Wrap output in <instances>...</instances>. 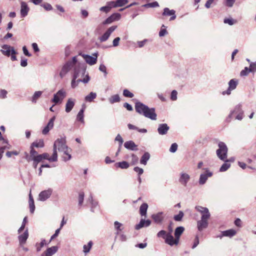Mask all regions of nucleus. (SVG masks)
Instances as JSON below:
<instances>
[{
  "label": "nucleus",
  "instance_id": "1",
  "mask_svg": "<svg viewBox=\"0 0 256 256\" xmlns=\"http://www.w3.org/2000/svg\"><path fill=\"white\" fill-rule=\"evenodd\" d=\"M136 111L139 114L144 116L152 120H156L157 114L154 108H150L140 102H136L135 104Z\"/></svg>",
  "mask_w": 256,
  "mask_h": 256
},
{
  "label": "nucleus",
  "instance_id": "2",
  "mask_svg": "<svg viewBox=\"0 0 256 256\" xmlns=\"http://www.w3.org/2000/svg\"><path fill=\"white\" fill-rule=\"evenodd\" d=\"M67 147L68 146L66 145V140L65 138L57 139L54 144L52 158L51 160H58L57 149L59 152H61L62 150H66V148H67Z\"/></svg>",
  "mask_w": 256,
  "mask_h": 256
},
{
  "label": "nucleus",
  "instance_id": "3",
  "mask_svg": "<svg viewBox=\"0 0 256 256\" xmlns=\"http://www.w3.org/2000/svg\"><path fill=\"white\" fill-rule=\"evenodd\" d=\"M218 148L216 150V154L220 160L227 162L230 161H234V159L232 158L230 159V160H226L228 148L224 142H219L218 144Z\"/></svg>",
  "mask_w": 256,
  "mask_h": 256
},
{
  "label": "nucleus",
  "instance_id": "4",
  "mask_svg": "<svg viewBox=\"0 0 256 256\" xmlns=\"http://www.w3.org/2000/svg\"><path fill=\"white\" fill-rule=\"evenodd\" d=\"M86 72V68L83 65L79 64L78 68H74L72 80L71 82V86L72 88H76L78 84H77L76 79L80 76H84Z\"/></svg>",
  "mask_w": 256,
  "mask_h": 256
},
{
  "label": "nucleus",
  "instance_id": "5",
  "mask_svg": "<svg viewBox=\"0 0 256 256\" xmlns=\"http://www.w3.org/2000/svg\"><path fill=\"white\" fill-rule=\"evenodd\" d=\"M202 170H204V172L202 173L200 176L198 180V184L200 185H204L205 184L208 179L213 175V172L208 168H203Z\"/></svg>",
  "mask_w": 256,
  "mask_h": 256
},
{
  "label": "nucleus",
  "instance_id": "6",
  "mask_svg": "<svg viewBox=\"0 0 256 256\" xmlns=\"http://www.w3.org/2000/svg\"><path fill=\"white\" fill-rule=\"evenodd\" d=\"M80 55L82 56L86 62L90 66L96 64L97 62L98 56V52L92 54V56L82 54H80Z\"/></svg>",
  "mask_w": 256,
  "mask_h": 256
},
{
  "label": "nucleus",
  "instance_id": "7",
  "mask_svg": "<svg viewBox=\"0 0 256 256\" xmlns=\"http://www.w3.org/2000/svg\"><path fill=\"white\" fill-rule=\"evenodd\" d=\"M66 91L63 89H61L54 95V98L52 100V102L56 104H58L60 100H62L66 97Z\"/></svg>",
  "mask_w": 256,
  "mask_h": 256
},
{
  "label": "nucleus",
  "instance_id": "8",
  "mask_svg": "<svg viewBox=\"0 0 256 256\" xmlns=\"http://www.w3.org/2000/svg\"><path fill=\"white\" fill-rule=\"evenodd\" d=\"M117 28L116 26H112L110 27L99 38V40L100 42H104L107 40L110 34L114 32Z\"/></svg>",
  "mask_w": 256,
  "mask_h": 256
},
{
  "label": "nucleus",
  "instance_id": "9",
  "mask_svg": "<svg viewBox=\"0 0 256 256\" xmlns=\"http://www.w3.org/2000/svg\"><path fill=\"white\" fill-rule=\"evenodd\" d=\"M2 47L1 52L4 55L7 56H10L11 54H16L17 53L14 48L9 45L4 44Z\"/></svg>",
  "mask_w": 256,
  "mask_h": 256
},
{
  "label": "nucleus",
  "instance_id": "10",
  "mask_svg": "<svg viewBox=\"0 0 256 256\" xmlns=\"http://www.w3.org/2000/svg\"><path fill=\"white\" fill-rule=\"evenodd\" d=\"M121 14L120 13H114L109 17H108L105 20L102 22L104 25L109 24L115 21H118L120 20Z\"/></svg>",
  "mask_w": 256,
  "mask_h": 256
},
{
  "label": "nucleus",
  "instance_id": "11",
  "mask_svg": "<svg viewBox=\"0 0 256 256\" xmlns=\"http://www.w3.org/2000/svg\"><path fill=\"white\" fill-rule=\"evenodd\" d=\"M196 210L200 212L202 215L201 218H203V216L204 218H210V214L209 212L208 209L207 208L202 207V206H196L195 207Z\"/></svg>",
  "mask_w": 256,
  "mask_h": 256
},
{
  "label": "nucleus",
  "instance_id": "12",
  "mask_svg": "<svg viewBox=\"0 0 256 256\" xmlns=\"http://www.w3.org/2000/svg\"><path fill=\"white\" fill-rule=\"evenodd\" d=\"M244 111L242 110V105L241 104H238L234 107V110H231L229 115L226 118L227 122H230L231 118L232 117L233 114H238L242 112H243Z\"/></svg>",
  "mask_w": 256,
  "mask_h": 256
},
{
  "label": "nucleus",
  "instance_id": "13",
  "mask_svg": "<svg viewBox=\"0 0 256 256\" xmlns=\"http://www.w3.org/2000/svg\"><path fill=\"white\" fill-rule=\"evenodd\" d=\"M190 180V176L188 174L184 172L180 174L178 181L182 186H186Z\"/></svg>",
  "mask_w": 256,
  "mask_h": 256
},
{
  "label": "nucleus",
  "instance_id": "14",
  "mask_svg": "<svg viewBox=\"0 0 256 256\" xmlns=\"http://www.w3.org/2000/svg\"><path fill=\"white\" fill-rule=\"evenodd\" d=\"M208 218H204L203 216V218H201L197 222V226L199 231H202L208 226Z\"/></svg>",
  "mask_w": 256,
  "mask_h": 256
},
{
  "label": "nucleus",
  "instance_id": "15",
  "mask_svg": "<svg viewBox=\"0 0 256 256\" xmlns=\"http://www.w3.org/2000/svg\"><path fill=\"white\" fill-rule=\"evenodd\" d=\"M52 190L50 188L40 192L38 196V200L40 201H45L52 194Z\"/></svg>",
  "mask_w": 256,
  "mask_h": 256
},
{
  "label": "nucleus",
  "instance_id": "16",
  "mask_svg": "<svg viewBox=\"0 0 256 256\" xmlns=\"http://www.w3.org/2000/svg\"><path fill=\"white\" fill-rule=\"evenodd\" d=\"M165 242L170 246H172L174 245H177L178 243V240L175 238H174V236L170 234H167L165 238Z\"/></svg>",
  "mask_w": 256,
  "mask_h": 256
},
{
  "label": "nucleus",
  "instance_id": "17",
  "mask_svg": "<svg viewBox=\"0 0 256 256\" xmlns=\"http://www.w3.org/2000/svg\"><path fill=\"white\" fill-rule=\"evenodd\" d=\"M55 120V116H54L50 119L47 125L42 130V133L43 134H46L49 131L53 128Z\"/></svg>",
  "mask_w": 256,
  "mask_h": 256
},
{
  "label": "nucleus",
  "instance_id": "18",
  "mask_svg": "<svg viewBox=\"0 0 256 256\" xmlns=\"http://www.w3.org/2000/svg\"><path fill=\"white\" fill-rule=\"evenodd\" d=\"M169 130L170 126L166 124H160L158 126V132L160 135H165Z\"/></svg>",
  "mask_w": 256,
  "mask_h": 256
},
{
  "label": "nucleus",
  "instance_id": "19",
  "mask_svg": "<svg viewBox=\"0 0 256 256\" xmlns=\"http://www.w3.org/2000/svg\"><path fill=\"white\" fill-rule=\"evenodd\" d=\"M162 15L163 16H171L170 20H173L176 18V11L174 10H170L168 8L164 9Z\"/></svg>",
  "mask_w": 256,
  "mask_h": 256
},
{
  "label": "nucleus",
  "instance_id": "20",
  "mask_svg": "<svg viewBox=\"0 0 256 256\" xmlns=\"http://www.w3.org/2000/svg\"><path fill=\"white\" fill-rule=\"evenodd\" d=\"M30 10L27 4L24 2H20V16L22 18L26 17Z\"/></svg>",
  "mask_w": 256,
  "mask_h": 256
},
{
  "label": "nucleus",
  "instance_id": "21",
  "mask_svg": "<svg viewBox=\"0 0 256 256\" xmlns=\"http://www.w3.org/2000/svg\"><path fill=\"white\" fill-rule=\"evenodd\" d=\"M151 221L149 220H145L144 219L142 218L140 220V222L136 224L135 226V229L138 230L144 227H148L150 226Z\"/></svg>",
  "mask_w": 256,
  "mask_h": 256
},
{
  "label": "nucleus",
  "instance_id": "22",
  "mask_svg": "<svg viewBox=\"0 0 256 256\" xmlns=\"http://www.w3.org/2000/svg\"><path fill=\"white\" fill-rule=\"evenodd\" d=\"M76 100L72 98H70L68 100L66 104L65 110L66 112H70L73 108L75 104Z\"/></svg>",
  "mask_w": 256,
  "mask_h": 256
},
{
  "label": "nucleus",
  "instance_id": "23",
  "mask_svg": "<svg viewBox=\"0 0 256 256\" xmlns=\"http://www.w3.org/2000/svg\"><path fill=\"white\" fill-rule=\"evenodd\" d=\"M74 66L71 65L70 62H67L62 67L60 75L61 78H63L66 74Z\"/></svg>",
  "mask_w": 256,
  "mask_h": 256
},
{
  "label": "nucleus",
  "instance_id": "24",
  "mask_svg": "<svg viewBox=\"0 0 256 256\" xmlns=\"http://www.w3.org/2000/svg\"><path fill=\"white\" fill-rule=\"evenodd\" d=\"M152 218L156 224H161L164 220V216L162 212H159L152 216Z\"/></svg>",
  "mask_w": 256,
  "mask_h": 256
},
{
  "label": "nucleus",
  "instance_id": "25",
  "mask_svg": "<svg viewBox=\"0 0 256 256\" xmlns=\"http://www.w3.org/2000/svg\"><path fill=\"white\" fill-rule=\"evenodd\" d=\"M124 146L128 150L136 151L138 149V146L132 140L127 141L124 142Z\"/></svg>",
  "mask_w": 256,
  "mask_h": 256
},
{
  "label": "nucleus",
  "instance_id": "26",
  "mask_svg": "<svg viewBox=\"0 0 256 256\" xmlns=\"http://www.w3.org/2000/svg\"><path fill=\"white\" fill-rule=\"evenodd\" d=\"M28 237V230H26L24 233L18 236V240L20 246H22V245L24 244Z\"/></svg>",
  "mask_w": 256,
  "mask_h": 256
},
{
  "label": "nucleus",
  "instance_id": "27",
  "mask_svg": "<svg viewBox=\"0 0 256 256\" xmlns=\"http://www.w3.org/2000/svg\"><path fill=\"white\" fill-rule=\"evenodd\" d=\"M236 234V232L234 229H230L226 230L222 232V236H218L219 238H222L223 236H226L232 238L235 236Z\"/></svg>",
  "mask_w": 256,
  "mask_h": 256
},
{
  "label": "nucleus",
  "instance_id": "28",
  "mask_svg": "<svg viewBox=\"0 0 256 256\" xmlns=\"http://www.w3.org/2000/svg\"><path fill=\"white\" fill-rule=\"evenodd\" d=\"M72 151V149L69 148L68 146L67 147V148H66V150L61 151L64 152L62 158L64 161L66 162L71 159L72 156L70 152Z\"/></svg>",
  "mask_w": 256,
  "mask_h": 256
},
{
  "label": "nucleus",
  "instance_id": "29",
  "mask_svg": "<svg viewBox=\"0 0 256 256\" xmlns=\"http://www.w3.org/2000/svg\"><path fill=\"white\" fill-rule=\"evenodd\" d=\"M184 230V227L182 226L176 228L174 231V236L177 240H179L180 236Z\"/></svg>",
  "mask_w": 256,
  "mask_h": 256
},
{
  "label": "nucleus",
  "instance_id": "30",
  "mask_svg": "<svg viewBox=\"0 0 256 256\" xmlns=\"http://www.w3.org/2000/svg\"><path fill=\"white\" fill-rule=\"evenodd\" d=\"M150 158V154L148 152H145L141 157L140 162L141 164L146 165L147 162Z\"/></svg>",
  "mask_w": 256,
  "mask_h": 256
},
{
  "label": "nucleus",
  "instance_id": "31",
  "mask_svg": "<svg viewBox=\"0 0 256 256\" xmlns=\"http://www.w3.org/2000/svg\"><path fill=\"white\" fill-rule=\"evenodd\" d=\"M148 204L146 203H143L140 208V214L141 216H146Z\"/></svg>",
  "mask_w": 256,
  "mask_h": 256
},
{
  "label": "nucleus",
  "instance_id": "32",
  "mask_svg": "<svg viewBox=\"0 0 256 256\" xmlns=\"http://www.w3.org/2000/svg\"><path fill=\"white\" fill-rule=\"evenodd\" d=\"M114 166L122 169H126L129 168L130 164L126 161H122L116 163Z\"/></svg>",
  "mask_w": 256,
  "mask_h": 256
},
{
  "label": "nucleus",
  "instance_id": "33",
  "mask_svg": "<svg viewBox=\"0 0 256 256\" xmlns=\"http://www.w3.org/2000/svg\"><path fill=\"white\" fill-rule=\"evenodd\" d=\"M58 250V247L57 246H52L50 248H48L44 252L46 255L52 256L56 254Z\"/></svg>",
  "mask_w": 256,
  "mask_h": 256
},
{
  "label": "nucleus",
  "instance_id": "34",
  "mask_svg": "<svg viewBox=\"0 0 256 256\" xmlns=\"http://www.w3.org/2000/svg\"><path fill=\"white\" fill-rule=\"evenodd\" d=\"M96 97V94L94 92H90L88 95L85 96L84 100L86 102H92Z\"/></svg>",
  "mask_w": 256,
  "mask_h": 256
},
{
  "label": "nucleus",
  "instance_id": "35",
  "mask_svg": "<svg viewBox=\"0 0 256 256\" xmlns=\"http://www.w3.org/2000/svg\"><path fill=\"white\" fill-rule=\"evenodd\" d=\"M92 241H90L87 244H84L83 246V252L85 256H86L90 250L92 246Z\"/></svg>",
  "mask_w": 256,
  "mask_h": 256
},
{
  "label": "nucleus",
  "instance_id": "36",
  "mask_svg": "<svg viewBox=\"0 0 256 256\" xmlns=\"http://www.w3.org/2000/svg\"><path fill=\"white\" fill-rule=\"evenodd\" d=\"M109 102L110 104H113L115 102H120V98L118 94H114L109 98Z\"/></svg>",
  "mask_w": 256,
  "mask_h": 256
},
{
  "label": "nucleus",
  "instance_id": "37",
  "mask_svg": "<svg viewBox=\"0 0 256 256\" xmlns=\"http://www.w3.org/2000/svg\"><path fill=\"white\" fill-rule=\"evenodd\" d=\"M238 84V80L234 79H232L228 82V88H230V89L234 90L236 88Z\"/></svg>",
  "mask_w": 256,
  "mask_h": 256
},
{
  "label": "nucleus",
  "instance_id": "38",
  "mask_svg": "<svg viewBox=\"0 0 256 256\" xmlns=\"http://www.w3.org/2000/svg\"><path fill=\"white\" fill-rule=\"evenodd\" d=\"M84 108H82L79 111L76 116V120L78 121L81 122L82 123H84Z\"/></svg>",
  "mask_w": 256,
  "mask_h": 256
},
{
  "label": "nucleus",
  "instance_id": "39",
  "mask_svg": "<svg viewBox=\"0 0 256 256\" xmlns=\"http://www.w3.org/2000/svg\"><path fill=\"white\" fill-rule=\"evenodd\" d=\"M42 92L36 91V92L32 96V102L36 103L37 100L41 96Z\"/></svg>",
  "mask_w": 256,
  "mask_h": 256
},
{
  "label": "nucleus",
  "instance_id": "40",
  "mask_svg": "<svg viewBox=\"0 0 256 256\" xmlns=\"http://www.w3.org/2000/svg\"><path fill=\"white\" fill-rule=\"evenodd\" d=\"M88 200L92 204L91 210L92 212H94V208L98 206V202L94 201L93 200V198L92 194H90Z\"/></svg>",
  "mask_w": 256,
  "mask_h": 256
},
{
  "label": "nucleus",
  "instance_id": "41",
  "mask_svg": "<svg viewBox=\"0 0 256 256\" xmlns=\"http://www.w3.org/2000/svg\"><path fill=\"white\" fill-rule=\"evenodd\" d=\"M68 62H70L71 63V65L74 67V69L76 68H78V65L79 64H81V65H83L84 66H85L84 64H77L76 62H77V60H76V56H74L72 58V60H70V61H68Z\"/></svg>",
  "mask_w": 256,
  "mask_h": 256
},
{
  "label": "nucleus",
  "instance_id": "42",
  "mask_svg": "<svg viewBox=\"0 0 256 256\" xmlns=\"http://www.w3.org/2000/svg\"><path fill=\"white\" fill-rule=\"evenodd\" d=\"M46 244V242L45 240H42L40 243H36V247L37 252L41 250L42 248Z\"/></svg>",
  "mask_w": 256,
  "mask_h": 256
},
{
  "label": "nucleus",
  "instance_id": "43",
  "mask_svg": "<svg viewBox=\"0 0 256 256\" xmlns=\"http://www.w3.org/2000/svg\"><path fill=\"white\" fill-rule=\"evenodd\" d=\"M44 146V141L42 140H40L38 142H34L32 144L31 147L42 148Z\"/></svg>",
  "mask_w": 256,
  "mask_h": 256
},
{
  "label": "nucleus",
  "instance_id": "44",
  "mask_svg": "<svg viewBox=\"0 0 256 256\" xmlns=\"http://www.w3.org/2000/svg\"><path fill=\"white\" fill-rule=\"evenodd\" d=\"M230 166V164L229 163H228L227 162H226L223 164L221 166V167L220 168V172H224L228 170Z\"/></svg>",
  "mask_w": 256,
  "mask_h": 256
},
{
  "label": "nucleus",
  "instance_id": "45",
  "mask_svg": "<svg viewBox=\"0 0 256 256\" xmlns=\"http://www.w3.org/2000/svg\"><path fill=\"white\" fill-rule=\"evenodd\" d=\"M250 72H252L250 68L245 67L240 72V75L241 76H246Z\"/></svg>",
  "mask_w": 256,
  "mask_h": 256
},
{
  "label": "nucleus",
  "instance_id": "46",
  "mask_svg": "<svg viewBox=\"0 0 256 256\" xmlns=\"http://www.w3.org/2000/svg\"><path fill=\"white\" fill-rule=\"evenodd\" d=\"M128 3V0H116V4L117 7H122Z\"/></svg>",
  "mask_w": 256,
  "mask_h": 256
},
{
  "label": "nucleus",
  "instance_id": "47",
  "mask_svg": "<svg viewBox=\"0 0 256 256\" xmlns=\"http://www.w3.org/2000/svg\"><path fill=\"white\" fill-rule=\"evenodd\" d=\"M184 216V212L182 211H180L178 214L174 216V218L176 221H180Z\"/></svg>",
  "mask_w": 256,
  "mask_h": 256
},
{
  "label": "nucleus",
  "instance_id": "48",
  "mask_svg": "<svg viewBox=\"0 0 256 256\" xmlns=\"http://www.w3.org/2000/svg\"><path fill=\"white\" fill-rule=\"evenodd\" d=\"M131 156H132V160H131V162H130L131 165H135L136 164H138V156L133 154H132Z\"/></svg>",
  "mask_w": 256,
  "mask_h": 256
},
{
  "label": "nucleus",
  "instance_id": "49",
  "mask_svg": "<svg viewBox=\"0 0 256 256\" xmlns=\"http://www.w3.org/2000/svg\"><path fill=\"white\" fill-rule=\"evenodd\" d=\"M158 3L157 2L148 3L144 5V6L146 8H156L158 7Z\"/></svg>",
  "mask_w": 256,
  "mask_h": 256
},
{
  "label": "nucleus",
  "instance_id": "50",
  "mask_svg": "<svg viewBox=\"0 0 256 256\" xmlns=\"http://www.w3.org/2000/svg\"><path fill=\"white\" fill-rule=\"evenodd\" d=\"M123 95L126 98H132L134 96V94L127 89H124L123 91Z\"/></svg>",
  "mask_w": 256,
  "mask_h": 256
},
{
  "label": "nucleus",
  "instance_id": "51",
  "mask_svg": "<svg viewBox=\"0 0 256 256\" xmlns=\"http://www.w3.org/2000/svg\"><path fill=\"white\" fill-rule=\"evenodd\" d=\"M26 222H27V218L25 217L23 220L21 226L20 228L18 230V234H20L24 230V228H25L26 224Z\"/></svg>",
  "mask_w": 256,
  "mask_h": 256
},
{
  "label": "nucleus",
  "instance_id": "52",
  "mask_svg": "<svg viewBox=\"0 0 256 256\" xmlns=\"http://www.w3.org/2000/svg\"><path fill=\"white\" fill-rule=\"evenodd\" d=\"M98 69L100 72H104V76H106L107 75L108 72L106 71V68L104 64H100V65Z\"/></svg>",
  "mask_w": 256,
  "mask_h": 256
},
{
  "label": "nucleus",
  "instance_id": "53",
  "mask_svg": "<svg viewBox=\"0 0 256 256\" xmlns=\"http://www.w3.org/2000/svg\"><path fill=\"white\" fill-rule=\"evenodd\" d=\"M84 192H80L79 196H78V204L80 206H81L83 203L84 200Z\"/></svg>",
  "mask_w": 256,
  "mask_h": 256
},
{
  "label": "nucleus",
  "instance_id": "54",
  "mask_svg": "<svg viewBox=\"0 0 256 256\" xmlns=\"http://www.w3.org/2000/svg\"><path fill=\"white\" fill-rule=\"evenodd\" d=\"M8 92L3 89L0 90V98L2 99L6 98L7 97Z\"/></svg>",
  "mask_w": 256,
  "mask_h": 256
},
{
  "label": "nucleus",
  "instance_id": "55",
  "mask_svg": "<svg viewBox=\"0 0 256 256\" xmlns=\"http://www.w3.org/2000/svg\"><path fill=\"white\" fill-rule=\"evenodd\" d=\"M178 146L176 143H173L170 147V152H172V153L175 152L177 150Z\"/></svg>",
  "mask_w": 256,
  "mask_h": 256
},
{
  "label": "nucleus",
  "instance_id": "56",
  "mask_svg": "<svg viewBox=\"0 0 256 256\" xmlns=\"http://www.w3.org/2000/svg\"><path fill=\"white\" fill-rule=\"evenodd\" d=\"M134 170L138 173V176H140L144 172L143 169L138 166L134 167Z\"/></svg>",
  "mask_w": 256,
  "mask_h": 256
},
{
  "label": "nucleus",
  "instance_id": "57",
  "mask_svg": "<svg viewBox=\"0 0 256 256\" xmlns=\"http://www.w3.org/2000/svg\"><path fill=\"white\" fill-rule=\"evenodd\" d=\"M116 141H118L119 142V146L120 147H122V143L124 142L123 139L120 136V134H118L115 138Z\"/></svg>",
  "mask_w": 256,
  "mask_h": 256
},
{
  "label": "nucleus",
  "instance_id": "58",
  "mask_svg": "<svg viewBox=\"0 0 256 256\" xmlns=\"http://www.w3.org/2000/svg\"><path fill=\"white\" fill-rule=\"evenodd\" d=\"M42 158V159L48 160L50 162H56V160H51L52 158V157L49 156V154L48 153H44L41 154Z\"/></svg>",
  "mask_w": 256,
  "mask_h": 256
},
{
  "label": "nucleus",
  "instance_id": "59",
  "mask_svg": "<svg viewBox=\"0 0 256 256\" xmlns=\"http://www.w3.org/2000/svg\"><path fill=\"white\" fill-rule=\"evenodd\" d=\"M42 6L46 10H52V5L48 3H44L42 4Z\"/></svg>",
  "mask_w": 256,
  "mask_h": 256
},
{
  "label": "nucleus",
  "instance_id": "60",
  "mask_svg": "<svg viewBox=\"0 0 256 256\" xmlns=\"http://www.w3.org/2000/svg\"><path fill=\"white\" fill-rule=\"evenodd\" d=\"M166 234H167L165 230H162L157 234V236L158 237H162L165 239V238L166 236Z\"/></svg>",
  "mask_w": 256,
  "mask_h": 256
},
{
  "label": "nucleus",
  "instance_id": "61",
  "mask_svg": "<svg viewBox=\"0 0 256 256\" xmlns=\"http://www.w3.org/2000/svg\"><path fill=\"white\" fill-rule=\"evenodd\" d=\"M106 4L110 8V10L112 8H117L116 1L108 2L106 3Z\"/></svg>",
  "mask_w": 256,
  "mask_h": 256
},
{
  "label": "nucleus",
  "instance_id": "62",
  "mask_svg": "<svg viewBox=\"0 0 256 256\" xmlns=\"http://www.w3.org/2000/svg\"><path fill=\"white\" fill-rule=\"evenodd\" d=\"M177 92L176 90H173L171 92V100H176L177 99Z\"/></svg>",
  "mask_w": 256,
  "mask_h": 256
},
{
  "label": "nucleus",
  "instance_id": "63",
  "mask_svg": "<svg viewBox=\"0 0 256 256\" xmlns=\"http://www.w3.org/2000/svg\"><path fill=\"white\" fill-rule=\"evenodd\" d=\"M114 228L118 231H121L122 230L120 228L122 224L118 221H116L114 222Z\"/></svg>",
  "mask_w": 256,
  "mask_h": 256
},
{
  "label": "nucleus",
  "instance_id": "64",
  "mask_svg": "<svg viewBox=\"0 0 256 256\" xmlns=\"http://www.w3.org/2000/svg\"><path fill=\"white\" fill-rule=\"evenodd\" d=\"M250 67L252 72H256V62H250Z\"/></svg>",
  "mask_w": 256,
  "mask_h": 256
}]
</instances>
